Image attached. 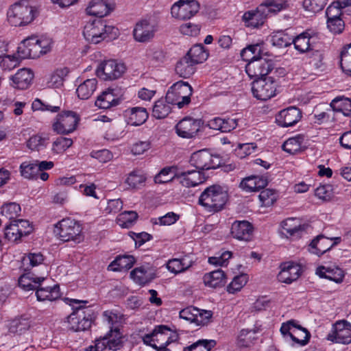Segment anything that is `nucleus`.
<instances>
[{
  "mask_svg": "<svg viewBox=\"0 0 351 351\" xmlns=\"http://www.w3.org/2000/svg\"><path fill=\"white\" fill-rule=\"evenodd\" d=\"M241 56L248 62L245 71L250 78H263L273 69V62L268 59L269 53L264 45H247L241 51Z\"/></svg>",
  "mask_w": 351,
  "mask_h": 351,
  "instance_id": "1",
  "label": "nucleus"
},
{
  "mask_svg": "<svg viewBox=\"0 0 351 351\" xmlns=\"http://www.w3.org/2000/svg\"><path fill=\"white\" fill-rule=\"evenodd\" d=\"M83 35L87 42L99 44L102 41L109 43L119 36L117 28L107 25L105 21L95 19L86 23L84 27Z\"/></svg>",
  "mask_w": 351,
  "mask_h": 351,
  "instance_id": "2",
  "label": "nucleus"
},
{
  "mask_svg": "<svg viewBox=\"0 0 351 351\" xmlns=\"http://www.w3.org/2000/svg\"><path fill=\"white\" fill-rule=\"evenodd\" d=\"M53 233L61 241L80 243L84 239L82 225L80 221L70 218H64L54 225Z\"/></svg>",
  "mask_w": 351,
  "mask_h": 351,
  "instance_id": "3",
  "label": "nucleus"
},
{
  "mask_svg": "<svg viewBox=\"0 0 351 351\" xmlns=\"http://www.w3.org/2000/svg\"><path fill=\"white\" fill-rule=\"evenodd\" d=\"M228 199L227 190L217 184L211 185L204 189L199 197V204L208 212L221 210Z\"/></svg>",
  "mask_w": 351,
  "mask_h": 351,
  "instance_id": "4",
  "label": "nucleus"
},
{
  "mask_svg": "<svg viewBox=\"0 0 351 351\" xmlns=\"http://www.w3.org/2000/svg\"><path fill=\"white\" fill-rule=\"evenodd\" d=\"M8 21L12 26L18 27L30 23L35 17V10L27 0H21L11 5L7 12Z\"/></svg>",
  "mask_w": 351,
  "mask_h": 351,
  "instance_id": "5",
  "label": "nucleus"
},
{
  "mask_svg": "<svg viewBox=\"0 0 351 351\" xmlns=\"http://www.w3.org/2000/svg\"><path fill=\"white\" fill-rule=\"evenodd\" d=\"M280 331L286 340L292 341L293 345L304 346L308 343L311 337L308 330L301 326L295 319L282 323Z\"/></svg>",
  "mask_w": 351,
  "mask_h": 351,
  "instance_id": "6",
  "label": "nucleus"
},
{
  "mask_svg": "<svg viewBox=\"0 0 351 351\" xmlns=\"http://www.w3.org/2000/svg\"><path fill=\"white\" fill-rule=\"evenodd\" d=\"M192 93V87L189 83L179 81L173 84L168 90L166 99L169 103L182 108L191 102Z\"/></svg>",
  "mask_w": 351,
  "mask_h": 351,
  "instance_id": "7",
  "label": "nucleus"
},
{
  "mask_svg": "<svg viewBox=\"0 0 351 351\" xmlns=\"http://www.w3.org/2000/svg\"><path fill=\"white\" fill-rule=\"evenodd\" d=\"M278 87V82L272 77L256 79L252 84V93L257 99L267 101L276 95Z\"/></svg>",
  "mask_w": 351,
  "mask_h": 351,
  "instance_id": "8",
  "label": "nucleus"
},
{
  "mask_svg": "<svg viewBox=\"0 0 351 351\" xmlns=\"http://www.w3.org/2000/svg\"><path fill=\"white\" fill-rule=\"evenodd\" d=\"M79 121L76 112L65 111L56 116L52 123V129L58 134H69L76 129Z\"/></svg>",
  "mask_w": 351,
  "mask_h": 351,
  "instance_id": "9",
  "label": "nucleus"
},
{
  "mask_svg": "<svg viewBox=\"0 0 351 351\" xmlns=\"http://www.w3.org/2000/svg\"><path fill=\"white\" fill-rule=\"evenodd\" d=\"M126 71V66L122 62L110 59L102 62L97 67V77L104 80H114L121 77Z\"/></svg>",
  "mask_w": 351,
  "mask_h": 351,
  "instance_id": "10",
  "label": "nucleus"
},
{
  "mask_svg": "<svg viewBox=\"0 0 351 351\" xmlns=\"http://www.w3.org/2000/svg\"><path fill=\"white\" fill-rule=\"evenodd\" d=\"M171 330L166 326L160 325L156 326L149 334L143 337L145 344L152 346L158 350L165 349L166 346L171 342Z\"/></svg>",
  "mask_w": 351,
  "mask_h": 351,
  "instance_id": "11",
  "label": "nucleus"
},
{
  "mask_svg": "<svg viewBox=\"0 0 351 351\" xmlns=\"http://www.w3.org/2000/svg\"><path fill=\"white\" fill-rule=\"evenodd\" d=\"M326 339L334 343H351V323L346 319L336 321L332 325Z\"/></svg>",
  "mask_w": 351,
  "mask_h": 351,
  "instance_id": "12",
  "label": "nucleus"
},
{
  "mask_svg": "<svg viewBox=\"0 0 351 351\" xmlns=\"http://www.w3.org/2000/svg\"><path fill=\"white\" fill-rule=\"evenodd\" d=\"M202 125L201 119L186 117L177 123L175 132L180 138L191 139L198 136Z\"/></svg>",
  "mask_w": 351,
  "mask_h": 351,
  "instance_id": "13",
  "label": "nucleus"
},
{
  "mask_svg": "<svg viewBox=\"0 0 351 351\" xmlns=\"http://www.w3.org/2000/svg\"><path fill=\"white\" fill-rule=\"evenodd\" d=\"M199 4L195 0H179L171 6V13L173 17L186 20L197 13Z\"/></svg>",
  "mask_w": 351,
  "mask_h": 351,
  "instance_id": "14",
  "label": "nucleus"
},
{
  "mask_svg": "<svg viewBox=\"0 0 351 351\" xmlns=\"http://www.w3.org/2000/svg\"><path fill=\"white\" fill-rule=\"evenodd\" d=\"M75 308V310L67 317L69 329L75 332L88 329L91 326V320L86 317L85 308L81 306Z\"/></svg>",
  "mask_w": 351,
  "mask_h": 351,
  "instance_id": "15",
  "label": "nucleus"
},
{
  "mask_svg": "<svg viewBox=\"0 0 351 351\" xmlns=\"http://www.w3.org/2000/svg\"><path fill=\"white\" fill-rule=\"evenodd\" d=\"M217 157L213 156L208 150L202 149L194 152L190 159L191 164L198 171L215 169L219 165L215 162Z\"/></svg>",
  "mask_w": 351,
  "mask_h": 351,
  "instance_id": "16",
  "label": "nucleus"
},
{
  "mask_svg": "<svg viewBox=\"0 0 351 351\" xmlns=\"http://www.w3.org/2000/svg\"><path fill=\"white\" fill-rule=\"evenodd\" d=\"M280 271L278 274V280L282 283L291 284L299 278L302 273L300 264L294 262H285L280 265Z\"/></svg>",
  "mask_w": 351,
  "mask_h": 351,
  "instance_id": "17",
  "label": "nucleus"
},
{
  "mask_svg": "<svg viewBox=\"0 0 351 351\" xmlns=\"http://www.w3.org/2000/svg\"><path fill=\"white\" fill-rule=\"evenodd\" d=\"M341 241V239L339 237L330 238L319 235L311 241L309 245V251L317 256H321L333 246L339 243Z\"/></svg>",
  "mask_w": 351,
  "mask_h": 351,
  "instance_id": "18",
  "label": "nucleus"
},
{
  "mask_svg": "<svg viewBox=\"0 0 351 351\" xmlns=\"http://www.w3.org/2000/svg\"><path fill=\"white\" fill-rule=\"evenodd\" d=\"M282 234L287 238H298L305 231V225L299 218L289 217L280 223Z\"/></svg>",
  "mask_w": 351,
  "mask_h": 351,
  "instance_id": "19",
  "label": "nucleus"
},
{
  "mask_svg": "<svg viewBox=\"0 0 351 351\" xmlns=\"http://www.w3.org/2000/svg\"><path fill=\"white\" fill-rule=\"evenodd\" d=\"M302 118V113L296 107L283 109L276 115V121L278 125L288 128L296 124Z\"/></svg>",
  "mask_w": 351,
  "mask_h": 351,
  "instance_id": "20",
  "label": "nucleus"
},
{
  "mask_svg": "<svg viewBox=\"0 0 351 351\" xmlns=\"http://www.w3.org/2000/svg\"><path fill=\"white\" fill-rule=\"evenodd\" d=\"M130 276L136 284L145 285L152 282L156 277V274L154 267L143 265L132 270Z\"/></svg>",
  "mask_w": 351,
  "mask_h": 351,
  "instance_id": "21",
  "label": "nucleus"
},
{
  "mask_svg": "<svg viewBox=\"0 0 351 351\" xmlns=\"http://www.w3.org/2000/svg\"><path fill=\"white\" fill-rule=\"evenodd\" d=\"M34 77V72L28 68H22L10 77L12 86L17 89L28 88L32 83Z\"/></svg>",
  "mask_w": 351,
  "mask_h": 351,
  "instance_id": "22",
  "label": "nucleus"
},
{
  "mask_svg": "<svg viewBox=\"0 0 351 351\" xmlns=\"http://www.w3.org/2000/svg\"><path fill=\"white\" fill-rule=\"evenodd\" d=\"M253 232L252 225L246 220L235 221L231 226L232 237L241 241L250 240Z\"/></svg>",
  "mask_w": 351,
  "mask_h": 351,
  "instance_id": "23",
  "label": "nucleus"
},
{
  "mask_svg": "<svg viewBox=\"0 0 351 351\" xmlns=\"http://www.w3.org/2000/svg\"><path fill=\"white\" fill-rule=\"evenodd\" d=\"M155 31L153 25L150 24L147 20H143L136 23L133 31L134 38L136 41L139 43L149 42L154 37Z\"/></svg>",
  "mask_w": 351,
  "mask_h": 351,
  "instance_id": "24",
  "label": "nucleus"
},
{
  "mask_svg": "<svg viewBox=\"0 0 351 351\" xmlns=\"http://www.w3.org/2000/svg\"><path fill=\"white\" fill-rule=\"evenodd\" d=\"M124 117L128 124L138 126L146 121L148 118V113L145 108L133 107L125 110Z\"/></svg>",
  "mask_w": 351,
  "mask_h": 351,
  "instance_id": "25",
  "label": "nucleus"
},
{
  "mask_svg": "<svg viewBox=\"0 0 351 351\" xmlns=\"http://www.w3.org/2000/svg\"><path fill=\"white\" fill-rule=\"evenodd\" d=\"M207 126L215 130L221 132H229L235 129L237 125V119L235 118L214 117L207 122Z\"/></svg>",
  "mask_w": 351,
  "mask_h": 351,
  "instance_id": "26",
  "label": "nucleus"
},
{
  "mask_svg": "<svg viewBox=\"0 0 351 351\" xmlns=\"http://www.w3.org/2000/svg\"><path fill=\"white\" fill-rule=\"evenodd\" d=\"M177 179L186 187L195 186L202 182L201 173L198 170L178 171Z\"/></svg>",
  "mask_w": 351,
  "mask_h": 351,
  "instance_id": "27",
  "label": "nucleus"
},
{
  "mask_svg": "<svg viewBox=\"0 0 351 351\" xmlns=\"http://www.w3.org/2000/svg\"><path fill=\"white\" fill-rule=\"evenodd\" d=\"M258 332L259 330L257 328L241 329L237 337V345L240 348H249L253 346L258 339L257 333Z\"/></svg>",
  "mask_w": 351,
  "mask_h": 351,
  "instance_id": "28",
  "label": "nucleus"
},
{
  "mask_svg": "<svg viewBox=\"0 0 351 351\" xmlns=\"http://www.w3.org/2000/svg\"><path fill=\"white\" fill-rule=\"evenodd\" d=\"M267 17L265 12H261L258 5L256 10L245 12L242 19L246 26L255 28L263 25Z\"/></svg>",
  "mask_w": 351,
  "mask_h": 351,
  "instance_id": "29",
  "label": "nucleus"
},
{
  "mask_svg": "<svg viewBox=\"0 0 351 351\" xmlns=\"http://www.w3.org/2000/svg\"><path fill=\"white\" fill-rule=\"evenodd\" d=\"M289 7L287 0H265L259 5L261 12L269 14H276Z\"/></svg>",
  "mask_w": 351,
  "mask_h": 351,
  "instance_id": "30",
  "label": "nucleus"
},
{
  "mask_svg": "<svg viewBox=\"0 0 351 351\" xmlns=\"http://www.w3.org/2000/svg\"><path fill=\"white\" fill-rule=\"evenodd\" d=\"M111 8L105 0H92L86 9V14L102 18L108 14Z\"/></svg>",
  "mask_w": 351,
  "mask_h": 351,
  "instance_id": "31",
  "label": "nucleus"
},
{
  "mask_svg": "<svg viewBox=\"0 0 351 351\" xmlns=\"http://www.w3.org/2000/svg\"><path fill=\"white\" fill-rule=\"evenodd\" d=\"M135 262L136 259L132 255H119L110 263L108 269L112 271L128 270L133 267Z\"/></svg>",
  "mask_w": 351,
  "mask_h": 351,
  "instance_id": "32",
  "label": "nucleus"
},
{
  "mask_svg": "<svg viewBox=\"0 0 351 351\" xmlns=\"http://www.w3.org/2000/svg\"><path fill=\"white\" fill-rule=\"evenodd\" d=\"M267 184V180L263 177L251 176L242 180L240 187L246 192H254L264 188Z\"/></svg>",
  "mask_w": 351,
  "mask_h": 351,
  "instance_id": "33",
  "label": "nucleus"
},
{
  "mask_svg": "<svg viewBox=\"0 0 351 351\" xmlns=\"http://www.w3.org/2000/svg\"><path fill=\"white\" fill-rule=\"evenodd\" d=\"M36 295L38 301H54L61 297L60 287L54 285L51 287H39L36 289Z\"/></svg>",
  "mask_w": 351,
  "mask_h": 351,
  "instance_id": "34",
  "label": "nucleus"
},
{
  "mask_svg": "<svg viewBox=\"0 0 351 351\" xmlns=\"http://www.w3.org/2000/svg\"><path fill=\"white\" fill-rule=\"evenodd\" d=\"M203 281L206 287H220L226 283V274L221 269H217L204 274Z\"/></svg>",
  "mask_w": 351,
  "mask_h": 351,
  "instance_id": "35",
  "label": "nucleus"
},
{
  "mask_svg": "<svg viewBox=\"0 0 351 351\" xmlns=\"http://www.w3.org/2000/svg\"><path fill=\"white\" fill-rule=\"evenodd\" d=\"M186 56L191 62L198 64L203 63L208 59L209 51L204 45H192Z\"/></svg>",
  "mask_w": 351,
  "mask_h": 351,
  "instance_id": "36",
  "label": "nucleus"
},
{
  "mask_svg": "<svg viewBox=\"0 0 351 351\" xmlns=\"http://www.w3.org/2000/svg\"><path fill=\"white\" fill-rule=\"evenodd\" d=\"M193 265V262L186 258H172L168 261L166 267L172 274L183 273Z\"/></svg>",
  "mask_w": 351,
  "mask_h": 351,
  "instance_id": "37",
  "label": "nucleus"
},
{
  "mask_svg": "<svg viewBox=\"0 0 351 351\" xmlns=\"http://www.w3.org/2000/svg\"><path fill=\"white\" fill-rule=\"evenodd\" d=\"M97 86V80L95 78L86 80L76 90L78 97L81 99H88L96 90Z\"/></svg>",
  "mask_w": 351,
  "mask_h": 351,
  "instance_id": "38",
  "label": "nucleus"
},
{
  "mask_svg": "<svg viewBox=\"0 0 351 351\" xmlns=\"http://www.w3.org/2000/svg\"><path fill=\"white\" fill-rule=\"evenodd\" d=\"M195 64L186 56L182 58L176 64L175 71L182 77L187 78L195 73Z\"/></svg>",
  "mask_w": 351,
  "mask_h": 351,
  "instance_id": "39",
  "label": "nucleus"
},
{
  "mask_svg": "<svg viewBox=\"0 0 351 351\" xmlns=\"http://www.w3.org/2000/svg\"><path fill=\"white\" fill-rule=\"evenodd\" d=\"M119 103V100L114 95L112 90L104 91L100 95L95 101V106L101 109H108L112 106H116Z\"/></svg>",
  "mask_w": 351,
  "mask_h": 351,
  "instance_id": "40",
  "label": "nucleus"
},
{
  "mask_svg": "<svg viewBox=\"0 0 351 351\" xmlns=\"http://www.w3.org/2000/svg\"><path fill=\"white\" fill-rule=\"evenodd\" d=\"M49 136L46 134H36L32 135L27 141V147L32 151H40L47 147Z\"/></svg>",
  "mask_w": 351,
  "mask_h": 351,
  "instance_id": "41",
  "label": "nucleus"
},
{
  "mask_svg": "<svg viewBox=\"0 0 351 351\" xmlns=\"http://www.w3.org/2000/svg\"><path fill=\"white\" fill-rule=\"evenodd\" d=\"M330 108L334 111L342 112L346 116L351 114V99L344 96L337 97L332 100Z\"/></svg>",
  "mask_w": 351,
  "mask_h": 351,
  "instance_id": "42",
  "label": "nucleus"
},
{
  "mask_svg": "<svg viewBox=\"0 0 351 351\" xmlns=\"http://www.w3.org/2000/svg\"><path fill=\"white\" fill-rule=\"evenodd\" d=\"M171 103L167 99H161L155 102L152 110V115L158 119H164L169 115L171 111Z\"/></svg>",
  "mask_w": 351,
  "mask_h": 351,
  "instance_id": "43",
  "label": "nucleus"
},
{
  "mask_svg": "<svg viewBox=\"0 0 351 351\" xmlns=\"http://www.w3.org/2000/svg\"><path fill=\"white\" fill-rule=\"evenodd\" d=\"M69 73V69L66 67H60L56 69L50 75L47 82L48 86L52 88H59L63 85L64 78Z\"/></svg>",
  "mask_w": 351,
  "mask_h": 351,
  "instance_id": "44",
  "label": "nucleus"
},
{
  "mask_svg": "<svg viewBox=\"0 0 351 351\" xmlns=\"http://www.w3.org/2000/svg\"><path fill=\"white\" fill-rule=\"evenodd\" d=\"M45 279V277H32L30 274L22 275L19 279V286L25 291L38 289V285H40Z\"/></svg>",
  "mask_w": 351,
  "mask_h": 351,
  "instance_id": "45",
  "label": "nucleus"
},
{
  "mask_svg": "<svg viewBox=\"0 0 351 351\" xmlns=\"http://www.w3.org/2000/svg\"><path fill=\"white\" fill-rule=\"evenodd\" d=\"M178 169L175 167H165L154 177L156 184H164L177 179Z\"/></svg>",
  "mask_w": 351,
  "mask_h": 351,
  "instance_id": "46",
  "label": "nucleus"
},
{
  "mask_svg": "<svg viewBox=\"0 0 351 351\" xmlns=\"http://www.w3.org/2000/svg\"><path fill=\"white\" fill-rule=\"evenodd\" d=\"M304 137L301 135L288 138L282 145V149L287 153L295 154L302 149Z\"/></svg>",
  "mask_w": 351,
  "mask_h": 351,
  "instance_id": "47",
  "label": "nucleus"
},
{
  "mask_svg": "<svg viewBox=\"0 0 351 351\" xmlns=\"http://www.w3.org/2000/svg\"><path fill=\"white\" fill-rule=\"evenodd\" d=\"M316 274L322 278H328L336 282H341L344 276L341 269L337 268L336 271L333 272L332 269L324 266L319 267Z\"/></svg>",
  "mask_w": 351,
  "mask_h": 351,
  "instance_id": "48",
  "label": "nucleus"
},
{
  "mask_svg": "<svg viewBox=\"0 0 351 351\" xmlns=\"http://www.w3.org/2000/svg\"><path fill=\"white\" fill-rule=\"evenodd\" d=\"M105 337L108 341L109 350H117L121 347L123 336L118 328H111L110 330L105 335Z\"/></svg>",
  "mask_w": 351,
  "mask_h": 351,
  "instance_id": "49",
  "label": "nucleus"
},
{
  "mask_svg": "<svg viewBox=\"0 0 351 351\" xmlns=\"http://www.w3.org/2000/svg\"><path fill=\"white\" fill-rule=\"evenodd\" d=\"M19 171L21 176L25 179L35 180L38 176L36 161L34 162L28 161L22 162L19 167Z\"/></svg>",
  "mask_w": 351,
  "mask_h": 351,
  "instance_id": "50",
  "label": "nucleus"
},
{
  "mask_svg": "<svg viewBox=\"0 0 351 351\" xmlns=\"http://www.w3.org/2000/svg\"><path fill=\"white\" fill-rule=\"evenodd\" d=\"M292 44H296L297 43L315 44L318 38V35L313 31L307 29L299 34H296L293 32V36H292Z\"/></svg>",
  "mask_w": 351,
  "mask_h": 351,
  "instance_id": "51",
  "label": "nucleus"
},
{
  "mask_svg": "<svg viewBox=\"0 0 351 351\" xmlns=\"http://www.w3.org/2000/svg\"><path fill=\"white\" fill-rule=\"evenodd\" d=\"M137 218L138 214L135 211H125L118 215L117 223L121 228H129L134 224Z\"/></svg>",
  "mask_w": 351,
  "mask_h": 351,
  "instance_id": "52",
  "label": "nucleus"
},
{
  "mask_svg": "<svg viewBox=\"0 0 351 351\" xmlns=\"http://www.w3.org/2000/svg\"><path fill=\"white\" fill-rule=\"evenodd\" d=\"M293 30L287 29L285 31H278L273 33L271 40V44H292Z\"/></svg>",
  "mask_w": 351,
  "mask_h": 351,
  "instance_id": "53",
  "label": "nucleus"
},
{
  "mask_svg": "<svg viewBox=\"0 0 351 351\" xmlns=\"http://www.w3.org/2000/svg\"><path fill=\"white\" fill-rule=\"evenodd\" d=\"M73 142L70 138L58 137L51 144V152L53 154H62L72 146Z\"/></svg>",
  "mask_w": 351,
  "mask_h": 351,
  "instance_id": "54",
  "label": "nucleus"
},
{
  "mask_svg": "<svg viewBox=\"0 0 351 351\" xmlns=\"http://www.w3.org/2000/svg\"><path fill=\"white\" fill-rule=\"evenodd\" d=\"M145 180V176L141 171L135 170L128 174L125 183L132 189H137L142 186Z\"/></svg>",
  "mask_w": 351,
  "mask_h": 351,
  "instance_id": "55",
  "label": "nucleus"
},
{
  "mask_svg": "<svg viewBox=\"0 0 351 351\" xmlns=\"http://www.w3.org/2000/svg\"><path fill=\"white\" fill-rule=\"evenodd\" d=\"M44 261V256L40 252L29 253L23 258L22 263L26 269L38 266Z\"/></svg>",
  "mask_w": 351,
  "mask_h": 351,
  "instance_id": "56",
  "label": "nucleus"
},
{
  "mask_svg": "<svg viewBox=\"0 0 351 351\" xmlns=\"http://www.w3.org/2000/svg\"><path fill=\"white\" fill-rule=\"evenodd\" d=\"M341 68L346 75L351 76V45H346L341 53Z\"/></svg>",
  "mask_w": 351,
  "mask_h": 351,
  "instance_id": "57",
  "label": "nucleus"
},
{
  "mask_svg": "<svg viewBox=\"0 0 351 351\" xmlns=\"http://www.w3.org/2000/svg\"><path fill=\"white\" fill-rule=\"evenodd\" d=\"M21 206L15 202L5 204L1 206V214L7 219H13L19 215Z\"/></svg>",
  "mask_w": 351,
  "mask_h": 351,
  "instance_id": "58",
  "label": "nucleus"
},
{
  "mask_svg": "<svg viewBox=\"0 0 351 351\" xmlns=\"http://www.w3.org/2000/svg\"><path fill=\"white\" fill-rule=\"evenodd\" d=\"M152 148V142L149 140L137 141L133 143L130 147L134 156L143 155Z\"/></svg>",
  "mask_w": 351,
  "mask_h": 351,
  "instance_id": "59",
  "label": "nucleus"
},
{
  "mask_svg": "<svg viewBox=\"0 0 351 351\" xmlns=\"http://www.w3.org/2000/svg\"><path fill=\"white\" fill-rule=\"evenodd\" d=\"M247 277L245 274L235 276L227 287V291L229 293H235L240 291L241 289L246 285Z\"/></svg>",
  "mask_w": 351,
  "mask_h": 351,
  "instance_id": "60",
  "label": "nucleus"
},
{
  "mask_svg": "<svg viewBox=\"0 0 351 351\" xmlns=\"http://www.w3.org/2000/svg\"><path fill=\"white\" fill-rule=\"evenodd\" d=\"M277 197L276 191L269 189L263 190L258 195L261 205L266 207L273 205Z\"/></svg>",
  "mask_w": 351,
  "mask_h": 351,
  "instance_id": "61",
  "label": "nucleus"
},
{
  "mask_svg": "<svg viewBox=\"0 0 351 351\" xmlns=\"http://www.w3.org/2000/svg\"><path fill=\"white\" fill-rule=\"evenodd\" d=\"M214 340L202 339L184 348V351H209L215 346Z\"/></svg>",
  "mask_w": 351,
  "mask_h": 351,
  "instance_id": "62",
  "label": "nucleus"
},
{
  "mask_svg": "<svg viewBox=\"0 0 351 351\" xmlns=\"http://www.w3.org/2000/svg\"><path fill=\"white\" fill-rule=\"evenodd\" d=\"M328 0H304L302 6L306 11L317 13L322 10L327 3Z\"/></svg>",
  "mask_w": 351,
  "mask_h": 351,
  "instance_id": "63",
  "label": "nucleus"
},
{
  "mask_svg": "<svg viewBox=\"0 0 351 351\" xmlns=\"http://www.w3.org/2000/svg\"><path fill=\"white\" fill-rule=\"evenodd\" d=\"M257 145L256 143H243L239 144L234 149L236 156L239 158H244L256 151Z\"/></svg>",
  "mask_w": 351,
  "mask_h": 351,
  "instance_id": "64",
  "label": "nucleus"
}]
</instances>
